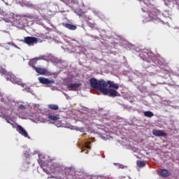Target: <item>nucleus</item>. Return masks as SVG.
<instances>
[{"mask_svg":"<svg viewBox=\"0 0 179 179\" xmlns=\"http://www.w3.org/2000/svg\"><path fill=\"white\" fill-rule=\"evenodd\" d=\"M155 114L152 111H145L144 112V116L147 117L148 118H152Z\"/></svg>","mask_w":179,"mask_h":179,"instance_id":"2eb2a0df","label":"nucleus"},{"mask_svg":"<svg viewBox=\"0 0 179 179\" xmlns=\"http://www.w3.org/2000/svg\"><path fill=\"white\" fill-rule=\"evenodd\" d=\"M80 18L83 19V20H87V16L86 14H85V13L82 15V16H80Z\"/></svg>","mask_w":179,"mask_h":179,"instance_id":"aec40b11","label":"nucleus"},{"mask_svg":"<svg viewBox=\"0 0 179 179\" xmlns=\"http://www.w3.org/2000/svg\"><path fill=\"white\" fill-rule=\"evenodd\" d=\"M19 108H20V110H26V106H25L24 105H23V104H20V105L19 106Z\"/></svg>","mask_w":179,"mask_h":179,"instance_id":"4be33fe9","label":"nucleus"},{"mask_svg":"<svg viewBox=\"0 0 179 179\" xmlns=\"http://www.w3.org/2000/svg\"><path fill=\"white\" fill-rule=\"evenodd\" d=\"M87 24L88 27H90L91 29H96V24L94 22L87 21Z\"/></svg>","mask_w":179,"mask_h":179,"instance_id":"a211bd4d","label":"nucleus"},{"mask_svg":"<svg viewBox=\"0 0 179 179\" xmlns=\"http://www.w3.org/2000/svg\"><path fill=\"white\" fill-rule=\"evenodd\" d=\"M0 97H2V95L1 94V93H0Z\"/></svg>","mask_w":179,"mask_h":179,"instance_id":"393cba45","label":"nucleus"},{"mask_svg":"<svg viewBox=\"0 0 179 179\" xmlns=\"http://www.w3.org/2000/svg\"><path fill=\"white\" fill-rule=\"evenodd\" d=\"M21 17H27V19H33V15L28 14H22L21 15Z\"/></svg>","mask_w":179,"mask_h":179,"instance_id":"6ab92c4d","label":"nucleus"},{"mask_svg":"<svg viewBox=\"0 0 179 179\" xmlns=\"http://www.w3.org/2000/svg\"><path fill=\"white\" fill-rule=\"evenodd\" d=\"M48 108H50V110H58V108H59V107L58 106V105H55V104H49L48 106Z\"/></svg>","mask_w":179,"mask_h":179,"instance_id":"dca6fc26","label":"nucleus"},{"mask_svg":"<svg viewBox=\"0 0 179 179\" xmlns=\"http://www.w3.org/2000/svg\"><path fill=\"white\" fill-rule=\"evenodd\" d=\"M41 169H43V171L46 173L47 174H50V172L47 170V169L44 168V166L43 164L41 165Z\"/></svg>","mask_w":179,"mask_h":179,"instance_id":"412c9836","label":"nucleus"},{"mask_svg":"<svg viewBox=\"0 0 179 179\" xmlns=\"http://www.w3.org/2000/svg\"><path fill=\"white\" fill-rule=\"evenodd\" d=\"M90 85L94 90H99L104 96L109 97H120L121 94L117 92L120 89V85L114 81L104 80H97L95 78L90 79Z\"/></svg>","mask_w":179,"mask_h":179,"instance_id":"f257e3e1","label":"nucleus"},{"mask_svg":"<svg viewBox=\"0 0 179 179\" xmlns=\"http://www.w3.org/2000/svg\"><path fill=\"white\" fill-rule=\"evenodd\" d=\"M64 27H66V29H69V30H76V25L71 24L69 23H63Z\"/></svg>","mask_w":179,"mask_h":179,"instance_id":"9b49d317","label":"nucleus"},{"mask_svg":"<svg viewBox=\"0 0 179 179\" xmlns=\"http://www.w3.org/2000/svg\"><path fill=\"white\" fill-rule=\"evenodd\" d=\"M75 13H76V15H78V16L80 17V16H82L85 13V12H83L82 9H76L75 10Z\"/></svg>","mask_w":179,"mask_h":179,"instance_id":"f3484780","label":"nucleus"},{"mask_svg":"<svg viewBox=\"0 0 179 179\" xmlns=\"http://www.w3.org/2000/svg\"><path fill=\"white\" fill-rule=\"evenodd\" d=\"M8 124H10V125H13V124L10 123L9 120H7Z\"/></svg>","mask_w":179,"mask_h":179,"instance_id":"5701e85b","label":"nucleus"},{"mask_svg":"<svg viewBox=\"0 0 179 179\" xmlns=\"http://www.w3.org/2000/svg\"><path fill=\"white\" fill-rule=\"evenodd\" d=\"M80 86H81L80 83H70L68 85V89L73 92H76L78 90V89H79Z\"/></svg>","mask_w":179,"mask_h":179,"instance_id":"0eeeda50","label":"nucleus"},{"mask_svg":"<svg viewBox=\"0 0 179 179\" xmlns=\"http://www.w3.org/2000/svg\"><path fill=\"white\" fill-rule=\"evenodd\" d=\"M34 69L37 73L39 75H47L48 73V71L47 69H43L41 67H34Z\"/></svg>","mask_w":179,"mask_h":179,"instance_id":"6e6552de","label":"nucleus"},{"mask_svg":"<svg viewBox=\"0 0 179 179\" xmlns=\"http://www.w3.org/2000/svg\"><path fill=\"white\" fill-rule=\"evenodd\" d=\"M87 149H90V146L87 145Z\"/></svg>","mask_w":179,"mask_h":179,"instance_id":"b1692460","label":"nucleus"},{"mask_svg":"<svg viewBox=\"0 0 179 179\" xmlns=\"http://www.w3.org/2000/svg\"><path fill=\"white\" fill-rule=\"evenodd\" d=\"M17 131L20 134V135H22V136H24V138H29V134H27V131H26V129H24V128H23V127H22L21 125H17Z\"/></svg>","mask_w":179,"mask_h":179,"instance_id":"39448f33","label":"nucleus"},{"mask_svg":"<svg viewBox=\"0 0 179 179\" xmlns=\"http://www.w3.org/2000/svg\"><path fill=\"white\" fill-rule=\"evenodd\" d=\"M48 118H49L50 121H58L60 120L59 115H52L51 113L48 114Z\"/></svg>","mask_w":179,"mask_h":179,"instance_id":"9d476101","label":"nucleus"},{"mask_svg":"<svg viewBox=\"0 0 179 179\" xmlns=\"http://www.w3.org/2000/svg\"><path fill=\"white\" fill-rule=\"evenodd\" d=\"M0 12H1V7H0Z\"/></svg>","mask_w":179,"mask_h":179,"instance_id":"a878e982","label":"nucleus"},{"mask_svg":"<svg viewBox=\"0 0 179 179\" xmlns=\"http://www.w3.org/2000/svg\"><path fill=\"white\" fill-rule=\"evenodd\" d=\"M24 43L29 46L34 45L38 43V38L34 36H27L24 38Z\"/></svg>","mask_w":179,"mask_h":179,"instance_id":"7ed1b4c3","label":"nucleus"},{"mask_svg":"<svg viewBox=\"0 0 179 179\" xmlns=\"http://www.w3.org/2000/svg\"><path fill=\"white\" fill-rule=\"evenodd\" d=\"M5 78L6 80H9L10 82H12V83H14V85H18L19 86H22V87L24 86L22 82V79L17 78L12 72H8L5 76Z\"/></svg>","mask_w":179,"mask_h":179,"instance_id":"f03ea898","label":"nucleus"},{"mask_svg":"<svg viewBox=\"0 0 179 179\" xmlns=\"http://www.w3.org/2000/svg\"><path fill=\"white\" fill-rule=\"evenodd\" d=\"M38 80L42 85H52V83H55V80H50L44 77H39Z\"/></svg>","mask_w":179,"mask_h":179,"instance_id":"20e7f679","label":"nucleus"},{"mask_svg":"<svg viewBox=\"0 0 179 179\" xmlns=\"http://www.w3.org/2000/svg\"><path fill=\"white\" fill-rule=\"evenodd\" d=\"M0 73L1 75L4 76V78L6 76V75H8V73H9V71H6V69L3 68V66H1L0 67Z\"/></svg>","mask_w":179,"mask_h":179,"instance_id":"4468645a","label":"nucleus"},{"mask_svg":"<svg viewBox=\"0 0 179 179\" xmlns=\"http://www.w3.org/2000/svg\"><path fill=\"white\" fill-rule=\"evenodd\" d=\"M37 61H38V59H37V58L32 59L29 61V65L30 66H31L32 68H34H34H36V64H37Z\"/></svg>","mask_w":179,"mask_h":179,"instance_id":"f8f14e48","label":"nucleus"},{"mask_svg":"<svg viewBox=\"0 0 179 179\" xmlns=\"http://www.w3.org/2000/svg\"><path fill=\"white\" fill-rule=\"evenodd\" d=\"M159 171L160 176L163 178H167V177H170L171 176V172H170V171H169V169H160L159 170Z\"/></svg>","mask_w":179,"mask_h":179,"instance_id":"423d86ee","label":"nucleus"},{"mask_svg":"<svg viewBox=\"0 0 179 179\" xmlns=\"http://www.w3.org/2000/svg\"><path fill=\"white\" fill-rule=\"evenodd\" d=\"M136 164L138 167H140V169H142V167H145V166H146V162L138 160L136 162Z\"/></svg>","mask_w":179,"mask_h":179,"instance_id":"ddd939ff","label":"nucleus"},{"mask_svg":"<svg viewBox=\"0 0 179 179\" xmlns=\"http://www.w3.org/2000/svg\"><path fill=\"white\" fill-rule=\"evenodd\" d=\"M152 134L155 136H166V133L162 130L153 129Z\"/></svg>","mask_w":179,"mask_h":179,"instance_id":"1a4fd4ad","label":"nucleus"}]
</instances>
